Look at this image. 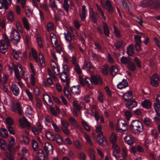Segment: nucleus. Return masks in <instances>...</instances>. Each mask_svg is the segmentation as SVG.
Returning <instances> with one entry per match:
<instances>
[{
	"label": "nucleus",
	"instance_id": "obj_9",
	"mask_svg": "<svg viewBox=\"0 0 160 160\" xmlns=\"http://www.w3.org/2000/svg\"><path fill=\"white\" fill-rule=\"evenodd\" d=\"M71 33H70L69 32H68V34L65 35V39L67 41L69 42V43H71L72 40V36H73L74 37H77L78 36L77 32L76 30L74 28H71Z\"/></svg>",
	"mask_w": 160,
	"mask_h": 160
},
{
	"label": "nucleus",
	"instance_id": "obj_58",
	"mask_svg": "<svg viewBox=\"0 0 160 160\" xmlns=\"http://www.w3.org/2000/svg\"><path fill=\"white\" fill-rule=\"evenodd\" d=\"M96 131L98 132V136H100L101 135H103V132L102 130V128L100 126H98L96 127Z\"/></svg>",
	"mask_w": 160,
	"mask_h": 160
},
{
	"label": "nucleus",
	"instance_id": "obj_49",
	"mask_svg": "<svg viewBox=\"0 0 160 160\" xmlns=\"http://www.w3.org/2000/svg\"><path fill=\"white\" fill-rule=\"evenodd\" d=\"M121 155L124 159H126L127 156V150L126 148H122L121 150Z\"/></svg>",
	"mask_w": 160,
	"mask_h": 160
},
{
	"label": "nucleus",
	"instance_id": "obj_39",
	"mask_svg": "<svg viewBox=\"0 0 160 160\" xmlns=\"http://www.w3.org/2000/svg\"><path fill=\"white\" fill-rule=\"evenodd\" d=\"M55 140L60 145L63 142L62 137L58 134L55 135Z\"/></svg>",
	"mask_w": 160,
	"mask_h": 160
},
{
	"label": "nucleus",
	"instance_id": "obj_3",
	"mask_svg": "<svg viewBox=\"0 0 160 160\" xmlns=\"http://www.w3.org/2000/svg\"><path fill=\"white\" fill-rule=\"evenodd\" d=\"M31 52L33 58L35 62L37 63L39 62L42 67H44L45 66V63L43 54L41 52L39 53L38 57L37 52L35 49L32 48Z\"/></svg>",
	"mask_w": 160,
	"mask_h": 160
},
{
	"label": "nucleus",
	"instance_id": "obj_28",
	"mask_svg": "<svg viewBox=\"0 0 160 160\" xmlns=\"http://www.w3.org/2000/svg\"><path fill=\"white\" fill-rule=\"evenodd\" d=\"M46 137L47 138L53 141H55V135L49 131H47L45 133Z\"/></svg>",
	"mask_w": 160,
	"mask_h": 160
},
{
	"label": "nucleus",
	"instance_id": "obj_11",
	"mask_svg": "<svg viewBox=\"0 0 160 160\" xmlns=\"http://www.w3.org/2000/svg\"><path fill=\"white\" fill-rule=\"evenodd\" d=\"M105 8L108 13L110 15H112L115 10L112 5L111 2L109 0H106L105 2Z\"/></svg>",
	"mask_w": 160,
	"mask_h": 160
},
{
	"label": "nucleus",
	"instance_id": "obj_18",
	"mask_svg": "<svg viewBox=\"0 0 160 160\" xmlns=\"http://www.w3.org/2000/svg\"><path fill=\"white\" fill-rule=\"evenodd\" d=\"M43 100L44 102L48 106L52 107V105L53 103L52 99L48 94L44 95Z\"/></svg>",
	"mask_w": 160,
	"mask_h": 160
},
{
	"label": "nucleus",
	"instance_id": "obj_19",
	"mask_svg": "<svg viewBox=\"0 0 160 160\" xmlns=\"http://www.w3.org/2000/svg\"><path fill=\"white\" fill-rule=\"evenodd\" d=\"M137 105V102L134 100L129 101L126 103L127 107L130 110H132L133 108Z\"/></svg>",
	"mask_w": 160,
	"mask_h": 160
},
{
	"label": "nucleus",
	"instance_id": "obj_61",
	"mask_svg": "<svg viewBox=\"0 0 160 160\" xmlns=\"http://www.w3.org/2000/svg\"><path fill=\"white\" fill-rule=\"evenodd\" d=\"M73 105L75 109L78 111H80L82 108L81 106L75 101L73 102Z\"/></svg>",
	"mask_w": 160,
	"mask_h": 160
},
{
	"label": "nucleus",
	"instance_id": "obj_5",
	"mask_svg": "<svg viewBox=\"0 0 160 160\" xmlns=\"http://www.w3.org/2000/svg\"><path fill=\"white\" fill-rule=\"evenodd\" d=\"M90 82L95 85L101 86L103 84L102 78L98 74H92L91 76Z\"/></svg>",
	"mask_w": 160,
	"mask_h": 160
},
{
	"label": "nucleus",
	"instance_id": "obj_1",
	"mask_svg": "<svg viewBox=\"0 0 160 160\" xmlns=\"http://www.w3.org/2000/svg\"><path fill=\"white\" fill-rule=\"evenodd\" d=\"M142 123L138 120H132L129 125V130L135 134H138L142 132L143 130Z\"/></svg>",
	"mask_w": 160,
	"mask_h": 160
},
{
	"label": "nucleus",
	"instance_id": "obj_40",
	"mask_svg": "<svg viewBox=\"0 0 160 160\" xmlns=\"http://www.w3.org/2000/svg\"><path fill=\"white\" fill-rule=\"evenodd\" d=\"M0 147L3 150H5L7 149V147L5 141L0 138Z\"/></svg>",
	"mask_w": 160,
	"mask_h": 160
},
{
	"label": "nucleus",
	"instance_id": "obj_2",
	"mask_svg": "<svg viewBox=\"0 0 160 160\" xmlns=\"http://www.w3.org/2000/svg\"><path fill=\"white\" fill-rule=\"evenodd\" d=\"M140 6L143 8L150 7L152 9L158 10L160 8V2L158 0H144Z\"/></svg>",
	"mask_w": 160,
	"mask_h": 160
},
{
	"label": "nucleus",
	"instance_id": "obj_43",
	"mask_svg": "<svg viewBox=\"0 0 160 160\" xmlns=\"http://www.w3.org/2000/svg\"><path fill=\"white\" fill-rule=\"evenodd\" d=\"M97 141L99 144L101 145L104 142H106V141L105 138L103 137L102 138L101 136H98L97 138Z\"/></svg>",
	"mask_w": 160,
	"mask_h": 160
},
{
	"label": "nucleus",
	"instance_id": "obj_44",
	"mask_svg": "<svg viewBox=\"0 0 160 160\" xmlns=\"http://www.w3.org/2000/svg\"><path fill=\"white\" fill-rule=\"evenodd\" d=\"M36 101V106L39 109H41L42 106V103L41 100L38 98H35Z\"/></svg>",
	"mask_w": 160,
	"mask_h": 160
},
{
	"label": "nucleus",
	"instance_id": "obj_60",
	"mask_svg": "<svg viewBox=\"0 0 160 160\" xmlns=\"http://www.w3.org/2000/svg\"><path fill=\"white\" fill-rule=\"evenodd\" d=\"M61 124L64 128H68L69 124L68 122L66 120H61Z\"/></svg>",
	"mask_w": 160,
	"mask_h": 160
},
{
	"label": "nucleus",
	"instance_id": "obj_46",
	"mask_svg": "<svg viewBox=\"0 0 160 160\" xmlns=\"http://www.w3.org/2000/svg\"><path fill=\"white\" fill-rule=\"evenodd\" d=\"M120 61L122 63L124 64H128L130 62V61L128 59V58L124 56H122L121 57Z\"/></svg>",
	"mask_w": 160,
	"mask_h": 160
},
{
	"label": "nucleus",
	"instance_id": "obj_42",
	"mask_svg": "<svg viewBox=\"0 0 160 160\" xmlns=\"http://www.w3.org/2000/svg\"><path fill=\"white\" fill-rule=\"evenodd\" d=\"M8 21L12 22L14 19V14L13 12L10 11L9 12L8 15Z\"/></svg>",
	"mask_w": 160,
	"mask_h": 160
},
{
	"label": "nucleus",
	"instance_id": "obj_56",
	"mask_svg": "<svg viewBox=\"0 0 160 160\" xmlns=\"http://www.w3.org/2000/svg\"><path fill=\"white\" fill-rule=\"evenodd\" d=\"M30 81L32 85L34 86L35 84V79L33 74H31L30 75Z\"/></svg>",
	"mask_w": 160,
	"mask_h": 160
},
{
	"label": "nucleus",
	"instance_id": "obj_33",
	"mask_svg": "<svg viewBox=\"0 0 160 160\" xmlns=\"http://www.w3.org/2000/svg\"><path fill=\"white\" fill-rule=\"evenodd\" d=\"M88 152L90 158L92 160H95V151L92 148H90L88 149Z\"/></svg>",
	"mask_w": 160,
	"mask_h": 160
},
{
	"label": "nucleus",
	"instance_id": "obj_4",
	"mask_svg": "<svg viewBox=\"0 0 160 160\" xmlns=\"http://www.w3.org/2000/svg\"><path fill=\"white\" fill-rule=\"evenodd\" d=\"M11 42L15 45H17L20 42V35L16 29H13L10 33Z\"/></svg>",
	"mask_w": 160,
	"mask_h": 160
},
{
	"label": "nucleus",
	"instance_id": "obj_25",
	"mask_svg": "<svg viewBox=\"0 0 160 160\" xmlns=\"http://www.w3.org/2000/svg\"><path fill=\"white\" fill-rule=\"evenodd\" d=\"M134 50L132 44L129 45L127 48V53L129 56H131L134 54Z\"/></svg>",
	"mask_w": 160,
	"mask_h": 160
},
{
	"label": "nucleus",
	"instance_id": "obj_21",
	"mask_svg": "<svg viewBox=\"0 0 160 160\" xmlns=\"http://www.w3.org/2000/svg\"><path fill=\"white\" fill-rule=\"evenodd\" d=\"M128 84L126 79H123L122 81L117 85V87L119 89H122L127 87Z\"/></svg>",
	"mask_w": 160,
	"mask_h": 160
},
{
	"label": "nucleus",
	"instance_id": "obj_55",
	"mask_svg": "<svg viewBox=\"0 0 160 160\" xmlns=\"http://www.w3.org/2000/svg\"><path fill=\"white\" fill-rule=\"evenodd\" d=\"M51 8L54 12H56V10L58 8L57 5L55 3V2L53 1L50 5Z\"/></svg>",
	"mask_w": 160,
	"mask_h": 160
},
{
	"label": "nucleus",
	"instance_id": "obj_64",
	"mask_svg": "<svg viewBox=\"0 0 160 160\" xmlns=\"http://www.w3.org/2000/svg\"><path fill=\"white\" fill-rule=\"evenodd\" d=\"M69 121L71 122V124L72 125L75 126L77 124L76 120L72 117L69 118Z\"/></svg>",
	"mask_w": 160,
	"mask_h": 160
},
{
	"label": "nucleus",
	"instance_id": "obj_14",
	"mask_svg": "<svg viewBox=\"0 0 160 160\" xmlns=\"http://www.w3.org/2000/svg\"><path fill=\"white\" fill-rule=\"evenodd\" d=\"M116 48L119 50L123 49L125 45L124 42L121 40H118L114 44Z\"/></svg>",
	"mask_w": 160,
	"mask_h": 160
},
{
	"label": "nucleus",
	"instance_id": "obj_16",
	"mask_svg": "<svg viewBox=\"0 0 160 160\" xmlns=\"http://www.w3.org/2000/svg\"><path fill=\"white\" fill-rule=\"evenodd\" d=\"M70 91L74 95L79 94L81 90L80 87L79 85L73 86L70 88Z\"/></svg>",
	"mask_w": 160,
	"mask_h": 160
},
{
	"label": "nucleus",
	"instance_id": "obj_57",
	"mask_svg": "<svg viewBox=\"0 0 160 160\" xmlns=\"http://www.w3.org/2000/svg\"><path fill=\"white\" fill-rule=\"evenodd\" d=\"M151 134L155 139H157L158 138V134L156 130L154 129L152 130Z\"/></svg>",
	"mask_w": 160,
	"mask_h": 160
},
{
	"label": "nucleus",
	"instance_id": "obj_29",
	"mask_svg": "<svg viewBox=\"0 0 160 160\" xmlns=\"http://www.w3.org/2000/svg\"><path fill=\"white\" fill-rule=\"evenodd\" d=\"M124 139L125 142L128 145H132L134 143L133 139L130 136H126L124 137Z\"/></svg>",
	"mask_w": 160,
	"mask_h": 160
},
{
	"label": "nucleus",
	"instance_id": "obj_26",
	"mask_svg": "<svg viewBox=\"0 0 160 160\" xmlns=\"http://www.w3.org/2000/svg\"><path fill=\"white\" fill-rule=\"evenodd\" d=\"M44 150L47 153H48L52 150L53 151V148L52 145L48 142H46L44 145Z\"/></svg>",
	"mask_w": 160,
	"mask_h": 160
},
{
	"label": "nucleus",
	"instance_id": "obj_48",
	"mask_svg": "<svg viewBox=\"0 0 160 160\" xmlns=\"http://www.w3.org/2000/svg\"><path fill=\"white\" fill-rule=\"evenodd\" d=\"M134 62L136 63L137 66L141 68V64L139 59L137 57H135L133 60Z\"/></svg>",
	"mask_w": 160,
	"mask_h": 160
},
{
	"label": "nucleus",
	"instance_id": "obj_6",
	"mask_svg": "<svg viewBox=\"0 0 160 160\" xmlns=\"http://www.w3.org/2000/svg\"><path fill=\"white\" fill-rule=\"evenodd\" d=\"M135 44L134 47L137 51H139L142 50L141 47L142 42L141 40L142 37L140 36L135 35L134 36Z\"/></svg>",
	"mask_w": 160,
	"mask_h": 160
},
{
	"label": "nucleus",
	"instance_id": "obj_13",
	"mask_svg": "<svg viewBox=\"0 0 160 160\" xmlns=\"http://www.w3.org/2000/svg\"><path fill=\"white\" fill-rule=\"evenodd\" d=\"M19 123L22 127H24L25 126L27 127H30L31 126L29 122L24 117L23 118V119L21 118L19 119Z\"/></svg>",
	"mask_w": 160,
	"mask_h": 160
},
{
	"label": "nucleus",
	"instance_id": "obj_37",
	"mask_svg": "<svg viewBox=\"0 0 160 160\" xmlns=\"http://www.w3.org/2000/svg\"><path fill=\"white\" fill-rule=\"evenodd\" d=\"M94 45L96 47L95 49H98V52H100L102 53L103 52L102 48L99 43L98 42H95L94 43Z\"/></svg>",
	"mask_w": 160,
	"mask_h": 160
},
{
	"label": "nucleus",
	"instance_id": "obj_41",
	"mask_svg": "<svg viewBox=\"0 0 160 160\" xmlns=\"http://www.w3.org/2000/svg\"><path fill=\"white\" fill-rule=\"evenodd\" d=\"M63 49L62 46L59 44H58L55 47L56 52L60 54H61V52H62Z\"/></svg>",
	"mask_w": 160,
	"mask_h": 160
},
{
	"label": "nucleus",
	"instance_id": "obj_30",
	"mask_svg": "<svg viewBox=\"0 0 160 160\" xmlns=\"http://www.w3.org/2000/svg\"><path fill=\"white\" fill-rule=\"evenodd\" d=\"M0 135L2 137L7 138L8 136V131L6 129L1 128L0 129Z\"/></svg>",
	"mask_w": 160,
	"mask_h": 160
},
{
	"label": "nucleus",
	"instance_id": "obj_47",
	"mask_svg": "<svg viewBox=\"0 0 160 160\" xmlns=\"http://www.w3.org/2000/svg\"><path fill=\"white\" fill-rule=\"evenodd\" d=\"M54 27L53 23L50 22L48 23L47 26V30L48 32H50L54 29Z\"/></svg>",
	"mask_w": 160,
	"mask_h": 160
},
{
	"label": "nucleus",
	"instance_id": "obj_52",
	"mask_svg": "<svg viewBox=\"0 0 160 160\" xmlns=\"http://www.w3.org/2000/svg\"><path fill=\"white\" fill-rule=\"evenodd\" d=\"M114 33L115 36L118 38H120L121 37V35L119 31L117 29V27L115 26H114Z\"/></svg>",
	"mask_w": 160,
	"mask_h": 160
},
{
	"label": "nucleus",
	"instance_id": "obj_23",
	"mask_svg": "<svg viewBox=\"0 0 160 160\" xmlns=\"http://www.w3.org/2000/svg\"><path fill=\"white\" fill-rule=\"evenodd\" d=\"M11 89L13 94L15 96H17L18 95L19 93V89L16 84H12Z\"/></svg>",
	"mask_w": 160,
	"mask_h": 160
},
{
	"label": "nucleus",
	"instance_id": "obj_35",
	"mask_svg": "<svg viewBox=\"0 0 160 160\" xmlns=\"http://www.w3.org/2000/svg\"><path fill=\"white\" fill-rule=\"evenodd\" d=\"M123 122H122V126L124 128H125L123 129V132H125L127 130H129V121L128 120L123 121Z\"/></svg>",
	"mask_w": 160,
	"mask_h": 160
},
{
	"label": "nucleus",
	"instance_id": "obj_59",
	"mask_svg": "<svg viewBox=\"0 0 160 160\" xmlns=\"http://www.w3.org/2000/svg\"><path fill=\"white\" fill-rule=\"evenodd\" d=\"M37 42H38V46L39 48H42L43 46L42 42V40L41 37H38Z\"/></svg>",
	"mask_w": 160,
	"mask_h": 160
},
{
	"label": "nucleus",
	"instance_id": "obj_63",
	"mask_svg": "<svg viewBox=\"0 0 160 160\" xmlns=\"http://www.w3.org/2000/svg\"><path fill=\"white\" fill-rule=\"evenodd\" d=\"M40 7L44 9L46 12H48L49 11V10L48 9V6L45 3H43L40 5Z\"/></svg>",
	"mask_w": 160,
	"mask_h": 160
},
{
	"label": "nucleus",
	"instance_id": "obj_15",
	"mask_svg": "<svg viewBox=\"0 0 160 160\" xmlns=\"http://www.w3.org/2000/svg\"><path fill=\"white\" fill-rule=\"evenodd\" d=\"M12 66L13 68V70L15 72V76L16 78L18 80L21 79V76L20 75L19 70L18 68V65H16L14 63H11Z\"/></svg>",
	"mask_w": 160,
	"mask_h": 160
},
{
	"label": "nucleus",
	"instance_id": "obj_51",
	"mask_svg": "<svg viewBox=\"0 0 160 160\" xmlns=\"http://www.w3.org/2000/svg\"><path fill=\"white\" fill-rule=\"evenodd\" d=\"M108 66L107 67H105V66H104L103 68L102 69V73L104 75L107 76L108 74Z\"/></svg>",
	"mask_w": 160,
	"mask_h": 160
},
{
	"label": "nucleus",
	"instance_id": "obj_54",
	"mask_svg": "<svg viewBox=\"0 0 160 160\" xmlns=\"http://www.w3.org/2000/svg\"><path fill=\"white\" fill-rule=\"evenodd\" d=\"M32 146L33 148V149L34 150H36L37 149H38V145L37 142L36 141L34 140L33 139L32 140Z\"/></svg>",
	"mask_w": 160,
	"mask_h": 160
},
{
	"label": "nucleus",
	"instance_id": "obj_36",
	"mask_svg": "<svg viewBox=\"0 0 160 160\" xmlns=\"http://www.w3.org/2000/svg\"><path fill=\"white\" fill-rule=\"evenodd\" d=\"M128 69L134 72L136 68L135 64L132 62H130L128 65Z\"/></svg>",
	"mask_w": 160,
	"mask_h": 160
},
{
	"label": "nucleus",
	"instance_id": "obj_53",
	"mask_svg": "<svg viewBox=\"0 0 160 160\" xmlns=\"http://www.w3.org/2000/svg\"><path fill=\"white\" fill-rule=\"evenodd\" d=\"M88 13L86 12H82V13H80L79 16L82 21H84L87 16Z\"/></svg>",
	"mask_w": 160,
	"mask_h": 160
},
{
	"label": "nucleus",
	"instance_id": "obj_62",
	"mask_svg": "<svg viewBox=\"0 0 160 160\" xmlns=\"http://www.w3.org/2000/svg\"><path fill=\"white\" fill-rule=\"evenodd\" d=\"M33 109L30 106H28L27 108V109L25 111L26 113L31 115Z\"/></svg>",
	"mask_w": 160,
	"mask_h": 160
},
{
	"label": "nucleus",
	"instance_id": "obj_32",
	"mask_svg": "<svg viewBox=\"0 0 160 160\" xmlns=\"http://www.w3.org/2000/svg\"><path fill=\"white\" fill-rule=\"evenodd\" d=\"M142 121L145 125L148 127H151L152 125V121L151 119L147 117H145Z\"/></svg>",
	"mask_w": 160,
	"mask_h": 160
},
{
	"label": "nucleus",
	"instance_id": "obj_34",
	"mask_svg": "<svg viewBox=\"0 0 160 160\" xmlns=\"http://www.w3.org/2000/svg\"><path fill=\"white\" fill-rule=\"evenodd\" d=\"M22 22L25 29L28 31L30 29V27L29 25V23L28 20L26 17H23L22 18Z\"/></svg>",
	"mask_w": 160,
	"mask_h": 160
},
{
	"label": "nucleus",
	"instance_id": "obj_12",
	"mask_svg": "<svg viewBox=\"0 0 160 160\" xmlns=\"http://www.w3.org/2000/svg\"><path fill=\"white\" fill-rule=\"evenodd\" d=\"M12 111L14 112H16L17 111L18 113L20 115L22 114V110L21 109V105L18 102H17L16 104L14 103L12 105Z\"/></svg>",
	"mask_w": 160,
	"mask_h": 160
},
{
	"label": "nucleus",
	"instance_id": "obj_24",
	"mask_svg": "<svg viewBox=\"0 0 160 160\" xmlns=\"http://www.w3.org/2000/svg\"><path fill=\"white\" fill-rule=\"evenodd\" d=\"M60 77L62 81L63 82H66L69 79L68 78V74L66 71H63L60 74Z\"/></svg>",
	"mask_w": 160,
	"mask_h": 160
},
{
	"label": "nucleus",
	"instance_id": "obj_50",
	"mask_svg": "<svg viewBox=\"0 0 160 160\" xmlns=\"http://www.w3.org/2000/svg\"><path fill=\"white\" fill-rule=\"evenodd\" d=\"M124 114L127 119L126 120L129 121L130 118L132 116L131 112L129 111H127L125 112Z\"/></svg>",
	"mask_w": 160,
	"mask_h": 160
},
{
	"label": "nucleus",
	"instance_id": "obj_17",
	"mask_svg": "<svg viewBox=\"0 0 160 160\" xmlns=\"http://www.w3.org/2000/svg\"><path fill=\"white\" fill-rule=\"evenodd\" d=\"M102 25L103 30V33H104L105 35L107 37H109L110 31L108 26L105 22H102Z\"/></svg>",
	"mask_w": 160,
	"mask_h": 160
},
{
	"label": "nucleus",
	"instance_id": "obj_22",
	"mask_svg": "<svg viewBox=\"0 0 160 160\" xmlns=\"http://www.w3.org/2000/svg\"><path fill=\"white\" fill-rule=\"evenodd\" d=\"M133 97L132 92L131 91H128L123 95V98L126 101L131 99Z\"/></svg>",
	"mask_w": 160,
	"mask_h": 160
},
{
	"label": "nucleus",
	"instance_id": "obj_10",
	"mask_svg": "<svg viewBox=\"0 0 160 160\" xmlns=\"http://www.w3.org/2000/svg\"><path fill=\"white\" fill-rule=\"evenodd\" d=\"M91 78L86 77L85 79L82 76L79 77V80L80 84L82 86H84L86 85L88 88H92V84L89 83V80L90 81Z\"/></svg>",
	"mask_w": 160,
	"mask_h": 160
},
{
	"label": "nucleus",
	"instance_id": "obj_38",
	"mask_svg": "<svg viewBox=\"0 0 160 160\" xmlns=\"http://www.w3.org/2000/svg\"><path fill=\"white\" fill-rule=\"evenodd\" d=\"M117 138L116 135L114 133H111L110 137V141L112 143H115L117 142Z\"/></svg>",
	"mask_w": 160,
	"mask_h": 160
},
{
	"label": "nucleus",
	"instance_id": "obj_8",
	"mask_svg": "<svg viewBox=\"0 0 160 160\" xmlns=\"http://www.w3.org/2000/svg\"><path fill=\"white\" fill-rule=\"evenodd\" d=\"M159 78L158 75L156 73L153 74L150 79L151 85L154 87H157L159 85Z\"/></svg>",
	"mask_w": 160,
	"mask_h": 160
},
{
	"label": "nucleus",
	"instance_id": "obj_20",
	"mask_svg": "<svg viewBox=\"0 0 160 160\" xmlns=\"http://www.w3.org/2000/svg\"><path fill=\"white\" fill-rule=\"evenodd\" d=\"M57 10V12L56 13V12H54V18L56 21H59L61 18L62 14L63 13V12L61 9L57 8L56 10Z\"/></svg>",
	"mask_w": 160,
	"mask_h": 160
},
{
	"label": "nucleus",
	"instance_id": "obj_7",
	"mask_svg": "<svg viewBox=\"0 0 160 160\" xmlns=\"http://www.w3.org/2000/svg\"><path fill=\"white\" fill-rule=\"evenodd\" d=\"M89 17L92 19V22L94 23H97L99 18L98 13L94 12L92 8L89 9Z\"/></svg>",
	"mask_w": 160,
	"mask_h": 160
},
{
	"label": "nucleus",
	"instance_id": "obj_27",
	"mask_svg": "<svg viewBox=\"0 0 160 160\" xmlns=\"http://www.w3.org/2000/svg\"><path fill=\"white\" fill-rule=\"evenodd\" d=\"M141 105L143 107L147 109H149L151 108L152 103L148 100H145L142 102Z\"/></svg>",
	"mask_w": 160,
	"mask_h": 160
},
{
	"label": "nucleus",
	"instance_id": "obj_31",
	"mask_svg": "<svg viewBox=\"0 0 160 160\" xmlns=\"http://www.w3.org/2000/svg\"><path fill=\"white\" fill-rule=\"evenodd\" d=\"M153 106L157 115L160 117V104L155 103Z\"/></svg>",
	"mask_w": 160,
	"mask_h": 160
},
{
	"label": "nucleus",
	"instance_id": "obj_45",
	"mask_svg": "<svg viewBox=\"0 0 160 160\" xmlns=\"http://www.w3.org/2000/svg\"><path fill=\"white\" fill-rule=\"evenodd\" d=\"M118 72V69L117 67L115 66H112L110 68V72L111 75H113V73H116Z\"/></svg>",
	"mask_w": 160,
	"mask_h": 160
}]
</instances>
